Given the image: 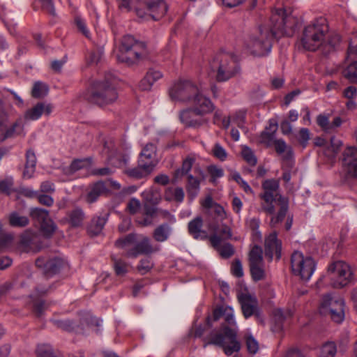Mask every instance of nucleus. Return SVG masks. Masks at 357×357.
<instances>
[{
  "label": "nucleus",
  "mask_w": 357,
  "mask_h": 357,
  "mask_svg": "<svg viewBox=\"0 0 357 357\" xmlns=\"http://www.w3.org/2000/svg\"><path fill=\"white\" fill-rule=\"evenodd\" d=\"M151 172H148L147 169L140 166L139 162H138V166L132 169H128L125 171V173L130 177L139 179L142 178L149 175Z\"/></svg>",
  "instance_id": "nucleus-38"
},
{
  "label": "nucleus",
  "mask_w": 357,
  "mask_h": 357,
  "mask_svg": "<svg viewBox=\"0 0 357 357\" xmlns=\"http://www.w3.org/2000/svg\"><path fill=\"white\" fill-rule=\"evenodd\" d=\"M30 215L34 220L40 223L41 231L45 236L49 237L56 231V226L50 218L48 211L40 208H33L30 211Z\"/></svg>",
  "instance_id": "nucleus-15"
},
{
  "label": "nucleus",
  "mask_w": 357,
  "mask_h": 357,
  "mask_svg": "<svg viewBox=\"0 0 357 357\" xmlns=\"http://www.w3.org/2000/svg\"><path fill=\"white\" fill-rule=\"evenodd\" d=\"M140 205V202L138 199L132 198L128 202L127 205V208L130 213L135 214L139 209Z\"/></svg>",
  "instance_id": "nucleus-63"
},
{
  "label": "nucleus",
  "mask_w": 357,
  "mask_h": 357,
  "mask_svg": "<svg viewBox=\"0 0 357 357\" xmlns=\"http://www.w3.org/2000/svg\"><path fill=\"white\" fill-rule=\"evenodd\" d=\"M106 221V219L103 217L93 218L88 227L89 232L93 235H98L101 232Z\"/></svg>",
  "instance_id": "nucleus-33"
},
{
  "label": "nucleus",
  "mask_w": 357,
  "mask_h": 357,
  "mask_svg": "<svg viewBox=\"0 0 357 357\" xmlns=\"http://www.w3.org/2000/svg\"><path fill=\"white\" fill-rule=\"evenodd\" d=\"M13 236L10 234H6L0 236V250L8 249L13 243Z\"/></svg>",
  "instance_id": "nucleus-54"
},
{
  "label": "nucleus",
  "mask_w": 357,
  "mask_h": 357,
  "mask_svg": "<svg viewBox=\"0 0 357 357\" xmlns=\"http://www.w3.org/2000/svg\"><path fill=\"white\" fill-rule=\"evenodd\" d=\"M328 26L325 20L319 19L307 25L303 32L301 43L303 47L309 51H315L321 47H324L326 51L334 49L340 42L337 35L328 39L326 36Z\"/></svg>",
  "instance_id": "nucleus-4"
},
{
  "label": "nucleus",
  "mask_w": 357,
  "mask_h": 357,
  "mask_svg": "<svg viewBox=\"0 0 357 357\" xmlns=\"http://www.w3.org/2000/svg\"><path fill=\"white\" fill-rule=\"evenodd\" d=\"M223 317L225 322L231 326H222V334L217 333L211 337L210 344L221 347L227 356H231L240 351L241 344L237 338L238 328L234 317V309L224 306Z\"/></svg>",
  "instance_id": "nucleus-3"
},
{
  "label": "nucleus",
  "mask_w": 357,
  "mask_h": 357,
  "mask_svg": "<svg viewBox=\"0 0 357 357\" xmlns=\"http://www.w3.org/2000/svg\"><path fill=\"white\" fill-rule=\"evenodd\" d=\"M155 152L156 149L154 144H148L140 153L139 159L140 166L147 169L148 172H152L156 165Z\"/></svg>",
  "instance_id": "nucleus-21"
},
{
  "label": "nucleus",
  "mask_w": 357,
  "mask_h": 357,
  "mask_svg": "<svg viewBox=\"0 0 357 357\" xmlns=\"http://www.w3.org/2000/svg\"><path fill=\"white\" fill-rule=\"evenodd\" d=\"M328 273L331 285L335 288H342L354 279V272L351 266L344 261L331 263L328 266Z\"/></svg>",
  "instance_id": "nucleus-9"
},
{
  "label": "nucleus",
  "mask_w": 357,
  "mask_h": 357,
  "mask_svg": "<svg viewBox=\"0 0 357 357\" xmlns=\"http://www.w3.org/2000/svg\"><path fill=\"white\" fill-rule=\"evenodd\" d=\"M118 96L114 80L105 79L93 82L91 91L86 98L91 103L104 107L114 103Z\"/></svg>",
  "instance_id": "nucleus-5"
},
{
  "label": "nucleus",
  "mask_w": 357,
  "mask_h": 357,
  "mask_svg": "<svg viewBox=\"0 0 357 357\" xmlns=\"http://www.w3.org/2000/svg\"><path fill=\"white\" fill-rule=\"evenodd\" d=\"M292 272L303 280H308L313 275L316 263L310 257H305L302 252L295 251L291 259Z\"/></svg>",
  "instance_id": "nucleus-10"
},
{
  "label": "nucleus",
  "mask_w": 357,
  "mask_h": 357,
  "mask_svg": "<svg viewBox=\"0 0 357 357\" xmlns=\"http://www.w3.org/2000/svg\"><path fill=\"white\" fill-rule=\"evenodd\" d=\"M277 129V123L270 122L269 126L261 132L259 137V142L265 144L266 146H272L275 140H277L275 139Z\"/></svg>",
  "instance_id": "nucleus-27"
},
{
  "label": "nucleus",
  "mask_w": 357,
  "mask_h": 357,
  "mask_svg": "<svg viewBox=\"0 0 357 357\" xmlns=\"http://www.w3.org/2000/svg\"><path fill=\"white\" fill-rule=\"evenodd\" d=\"M298 22L293 15H287L283 9H278L271 17V31L266 27H260L245 42V48L253 56H266L271 51L272 38L292 35Z\"/></svg>",
  "instance_id": "nucleus-1"
},
{
  "label": "nucleus",
  "mask_w": 357,
  "mask_h": 357,
  "mask_svg": "<svg viewBox=\"0 0 357 357\" xmlns=\"http://www.w3.org/2000/svg\"><path fill=\"white\" fill-rule=\"evenodd\" d=\"M200 89L191 81L180 80L169 88V94L175 102H190Z\"/></svg>",
  "instance_id": "nucleus-12"
},
{
  "label": "nucleus",
  "mask_w": 357,
  "mask_h": 357,
  "mask_svg": "<svg viewBox=\"0 0 357 357\" xmlns=\"http://www.w3.org/2000/svg\"><path fill=\"white\" fill-rule=\"evenodd\" d=\"M36 266L47 275H52L68 266L67 261L60 255H45L36 260Z\"/></svg>",
  "instance_id": "nucleus-13"
},
{
  "label": "nucleus",
  "mask_w": 357,
  "mask_h": 357,
  "mask_svg": "<svg viewBox=\"0 0 357 357\" xmlns=\"http://www.w3.org/2000/svg\"><path fill=\"white\" fill-rule=\"evenodd\" d=\"M241 303L243 314L245 318L255 315L259 321L262 322L260 314L257 310V301L248 294L242 293L238 296Z\"/></svg>",
  "instance_id": "nucleus-17"
},
{
  "label": "nucleus",
  "mask_w": 357,
  "mask_h": 357,
  "mask_svg": "<svg viewBox=\"0 0 357 357\" xmlns=\"http://www.w3.org/2000/svg\"><path fill=\"white\" fill-rule=\"evenodd\" d=\"M336 354V347L333 342L324 344L320 351V357H334Z\"/></svg>",
  "instance_id": "nucleus-45"
},
{
  "label": "nucleus",
  "mask_w": 357,
  "mask_h": 357,
  "mask_svg": "<svg viewBox=\"0 0 357 357\" xmlns=\"http://www.w3.org/2000/svg\"><path fill=\"white\" fill-rule=\"evenodd\" d=\"M190 102L193 103L192 109L197 113V116L201 117H206L207 114L213 112L215 109V106L211 100L203 95L202 89H200L198 94L194 97Z\"/></svg>",
  "instance_id": "nucleus-16"
},
{
  "label": "nucleus",
  "mask_w": 357,
  "mask_h": 357,
  "mask_svg": "<svg viewBox=\"0 0 357 357\" xmlns=\"http://www.w3.org/2000/svg\"><path fill=\"white\" fill-rule=\"evenodd\" d=\"M153 264L149 258L142 259L139 261V264L137 266L138 271L142 274L144 275L149 272L153 268Z\"/></svg>",
  "instance_id": "nucleus-49"
},
{
  "label": "nucleus",
  "mask_w": 357,
  "mask_h": 357,
  "mask_svg": "<svg viewBox=\"0 0 357 357\" xmlns=\"http://www.w3.org/2000/svg\"><path fill=\"white\" fill-rule=\"evenodd\" d=\"M317 124L325 131L331 130L328 118L324 115H319L317 119Z\"/></svg>",
  "instance_id": "nucleus-60"
},
{
  "label": "nucleus",
  "mask_w": 357,
  "mask_h": 357,
  "mask_svg": "<svg viewBox=\"0 0 357 357\" xmlns=\"http://www.w3.org/2000/svg\"><path fill=\"white\" fill-rule=\"evenodd\" d=\"M181 122L186 127L197 128L207 124L208 119L206 117L197 116L192 108L182 110L179 114Z\"/></svg>",
  "instance_id": "nucleus-20"
},
{
  "label": "nucleus",
  "mask_w": 357,
  "mask_h": 357,
  "mask_svg": "<svg viewBox=\"0 0 357 357\" xmlns=\"http://www.w3.org/2000/svg\"><path fill=\"white\" fill-rule=\"evenodd\" d=\"M202 227L203 218L201 216H197L188 222V232L195 239H205L207 237V233L202 229Z\"/></svg>",
  "instance_id": "nucleus-26"
},
{
  "label": "nucleus",
  "mask_w": 357,
  "mask_h": 357,
  "mask_svg": "<svg viewBox=\"0 0 357 357\" xmlns=\"http://www.w3.org/2000/svg\"><path fill=\"white\" fill-rule=\"evenodd\" d=\"M119 52L118 61L130 65L145 55L146 45L136 41L132 36H126L121 40Z\"/></svg>",
  "instance_id": "nucleus-7"
},
{
  "label": "nucleus",
  "mask_w": 357,
  "mask_h": 357,
  "mask_svg": "<svg viewBox=\"0 0 357 357\" xmlns=\"http://www.w3.org/2000/svg\"><path fill=\"white\" fill-rule=\"evenodd\" d=\"M292 312L289 310H283L282 309H276L273 312V317L276 321L282 322L285 319L291 317Z\"/></svg>",
  "instance_id": "nucleus-52"
},
{
  "label": "nucleus",
  "mask_w": 357,
  "mask_h": 357,
  "mask_svg": "<svg viewBox=\"0 0 357 357\" xmlns=\"http://www.w3.org/2000/svg\"><path fill=\"white\" fill-rule=\"evenodd\" d=\"M342 146V142L340 139H338L335 137H332L331 139V146L327 149L326 155L330 158L335 157Z\"/></svg>",
  "instance_id": "nucleus-40"
},
{
  "label": "nucleus",
  "mask_w": 357,
  "mask_h": 357,
  "mask_svg": "<svg viewBox=\"0 0 357 357\" xmlns=\"http://www.w3.org/2000/svg\"><path fill=\"white\" fill-rule=\"evenodd\" d=\"M84 219V214L80 208H75L68 214V222L73 227H79Z\"/></svg>",
  "instance_id": "nucleus-35"
},
{
  "label": "nucleus",
  "mask_w": 357,
  "mask_h": 357,
  "mask_svg": "<svg viewBox=\"0 0 357 357\" xmlns=\"http://www.w3.org/2000/svg\"><path fill=\"white\" fill-rule=\"evenodd\" d=\"M162 77V74L160 70L150 69L140 82L139 87L142 90L148 91L151 89L153 84L161 79Z\"/></svg>",
  "instance_id": "nucleus-28"
},
{
  "label": "nucleus",
  "mask_w": 357,
  "mask_h": 357,
  "mask_svg": "<svg viewBox=\"0 0 357 357\" xmlns=\"http://www.w3.org/2000/svg\"><path fill=\"white\" fill-rule=\"evenodd\" d=\"M26 162L25 169L23 172V177L24 178H31L36 169V158L34 153L32 151H28L26 154Z\"/></svg>",
  "instance_id": "nucleus-30"
},
{
  "label": "nucleus",
  "mask_w": 357,
  "mask_h": 357,
  "mask_svg": "<svg viewBox=\"0 0 357 357\" xmlns=\"http://www.w3.org/2000/svg\"><path fill=\"white\" fill-rule=\"evenodd\" d=\"M53 105L47 102H39L26 109L24 114L26 121H37L43 115L50 116L52 112Z\"/></svg>",
  "instance_id": "nucleus-19"
},
{
  "label": "nucleus",
  "mask_w": 357,
  "mask_h": 357,
  "mask_svg": "<svg viewBox=\"0 0 357 357\" xmlns=\"http://www.w3.org/2000/svg\"><path fill=\"white\" fill-rule=\"evenodd\" d=\"M116 248L123 249L129 257L135 258L139 255H149L160 250V247H153L150 239L142 236L140 241H136V235L130 234L115 242Z\"/></svg>",
  "instance_id": "nucleus-6"
},
{
  "label": "nucleus",
  "mask_w": 357,
  "mask_h": 357,
  "mask_svg": "<svg viewBox=\"0 0 357 357\" xmlns=\"http://www.w3.org/2000/svg\"><path fill=\"white\" fill-rule=\"evenodd\" d=\"M343 164L348 174L357 178V148L348 146L343 152Z\"/></svg>",
  "instance_id": "nucleus-22"
},
{
  "label": "nucleus",
  "mask_w": 357,
  "mask_h": 357,
  "mask_svg": "<svg viewBox=\"0 0 357 357\" xmlns=\"http://www.w3.org/2000/svg\"><path fill=\"white\" fill-rule=\"evenodd\" d=\"M320 312L327 314L337 323H341L344 319V301L337 295H326L322 300Z\"/></svg>",
  "instance_id": "nucleus-11"
},
{
  "label": "nucleus",
  "mask_w": 357,
  "mask_h": 357,
  "mask_svg": "<svg viewBox=\"0 0 357 357\" xmlns=\"http://www.w3.org/2000/svg\"><path fill=\"white\" fill-rule=\"evenodd\" d=\"M265 255L271 261L274 257L276 259L281 257L282 243L278 238V234L275 231L270 233L266 236L264 240Z\"/></svg>",
  "instance_id": "nucleus-18"
},
{
  "label": "nucleus",
  "mask_w": 357,
  "mask_h": 357,
  "mask_svg": "<svg viewBox=\"0 0 357 357\" xmlns=\"http://www.w3.org/2000/svg\"><path fill=\"white\" fill-rule=\"evenodd\" d=\"M172 232V227L169 225L161 224L154 229L153 237L157 242H165L169 238Z\"/></svg>",
  "instance_id": "nucleus-29"
},
{
  "label": "nucleus",
  "mask_w": 357,
  "mask_h": 357,
  "mask_svg": "<svg viewBox=\"0 0 357 357\" xmlns=\"http://www.w3.org/2000/svg\"><path fill=\"white\" fill-rule=\"evenodd\" d=\"M119 156L117 155L115 157H112L109 155V162L116 167H120L124 165H126L129 160V156L128 155H123L122 159H119Z\"/></svg>",
  "instance_id": "nucleus-58"
},
{
  "label": "nucleus",
  "mask_w": 357,
  "mask_h": 357,
  "mask_svg": "<svg viewBox=\"0 0 357 357\" xmlns=\"http://www.w3.org/2000/svg\"><path fill=\"white\" fill-rule=\"evenodd\" d=\"M298 139L300 144L305 147L310 139V132L307 128H301L298 133Z\"/></svg>",
  "instance_id": "nucleus-59"
},
{
  "label": "nucleus",
  "mask_w": 357,
  "mask_h": 357,
  "mask_svg": "<svg viewBox=\"0 0 357 357\" xmlns=\"http://www.w3.org/2000/svg\"><path fill=\"white\" fill-rule=\"evenodd\" d=\"M264 192L259 195L262 200L261 211L272 215L270 224L275 227L284 218L289 208V200L278 193L280 182L276 179H267L262 183Z\"/></svg>",
  "instance_id": "nucleus-2"
},
{
  "label": "nucleus",
  "mask_w": 357,
  "mask_h": 357,
  "mask_svg": "<svg viewBox=\"0 0 357 357\" xmlns=\"http://www.w3.org/2000/svg\"><path fill=\"white\" fill-rule=\"evenodd\" d=\"M231 273L234 275L240 278L243 275V267L239 259H236L231 266Z\"/></svg>",
  "instance_id": "nucleus-61"
},
{
  "label": "nucleus",
  "mask_w": 357,
  "mask_h": 357,
  "mask_svg": "<svg viewBox=\"0 0 357 357\" xmlns=\"http://www.w3.org/2000/svg\"><path fill=\"white\" fill-rule=\"evenodd\" d=\"M55 324L63 330L68 331L75 330V326L70 320L56 321Z\"/></svg>",
  "instance_id": "nucleus-64"
},
{
  "label": "nucleus",
  "mask_w": 357,
  "mask_h": 357,
  "mask_svg": "<svg viewBox=\"0 0 357 357\" xmlns=\"http://www.w3.org/2000/svg\"><path fill=\"white\" fill-rule=\"evenodd\" d=\"M213 155L221 161H225L227 158L226 150L218 143H216L213 148Z\"/></svg>",
  "instance_id": "nucleus-51"
},
{
  "label": "nucleus",
  "mask_w": 357,
  "mask_h": 357,
  "mask_svg": "<svg viewBox=\"0 0 357 357\" xmlns=\"http://www.w3.org/2000/svg\"><path fill=\"white\" fill-rule=\"evenodd\" d=\"M129 265L121 259H114V268L117 275L123 276L128 271Z\"/></svg>",
  "instance_id": "nucleus-44"
},
{
  "label": "nucleus",
  "mask_w": 357,
  "mask_h": 357,
  "mask_svg": "<svg viewBox=\"0 0 357 357\" xmlns=\"http://www.w3.org/2000/svg\"><path fill=\"white\" fill-rule=\"evenodd\" d=\"M185 197V193L182 188L169 187L167 188L165 192V198L167 201H174L181 203Z\"/></svg>",
  "instance_id": "nucleus-31"
},
{
  "label": "nucleus",
  "mask_w": 357,
  "mask_h": 357,
  "mask_svg": "<svg viewBox=\"0 0 357 357\" xmlns=\"http://www.w3.org/2000/svg\"><path fill=\"white\" fill-rule=\"evenodd\" d=\"M13 182L12 178H7L0 181V191L7 195H10L13 192Z\"/></svg>",
  "instance_id": "nucleus-56"
},
{
  "label": "nucleus",
  "mask_w": 357,
  "mask_h": 357,
  "mask_svg": "<svg viewBox=\"0 0 357 357\" xmlns=\"http://www.w3.org/2000/svg\"><path fill=\"white\" fill-rule=\"evenodd\" d=\"M167 10V6L162 0L149 1L145 8H137V16L144 20H158L162 17Z\"/></svg>",
  "instance_id": "nucleus-14"
},
{
  "label": "nucleus",
  "mask_w": 357,
  "mask_h": 357,
  "mask_svg": "<svg viewBox=\"0 0 357 357\" xmlns=\"http://www.w3.org/2000/svg\"><path fill=\"white\" fill-rule=\"evenodd\" d=\"M142 197L146 202L157 204L160 200V195L157 190L150 188L142 192Z\"/></svg>",
  "instance_id": "nucleus-39"
},
{
  "label": "nucleus",
  "mask_w": 357,
  "mask_h": 357,
  "mask_svg": "<svg viewBox=\"0 0 357 357\" xmlns=\"http://www.w3.org/2000/svg\"><path fill=\"white\" fill-rule=\"evenodd\" d=\"M9 222L12 227H22L26 226L29 220L27 217L14 212L10 215Z\"/></svg>",
  "instance_id": "nucleus-37"
},
{
  "label": "nucleus",
  "mask_w": 357,
  "mask_h": 357,
  "mask_svg": "<svg viewBox=\"0 0 357 357\" xmlns=\"http://www.w3.org/2000/svg\"><path fill=\"white\" fill-rule=\"evenodd\" d=\"M195 171L199 174V178L195 177L192 174H188L186 185L188 195L191 200H193L198 195L200 189V180L204 179V174L201 169H195Z\"/></svg>",
  "instance_id": "nucleus-25"
},
{
  "label": "nucleus",
  "mask_w": 357,
  "mask_h": 357,
  "mask_svg": "<svg viewBox=\"0 0 357 357\" xmlns=\"http://www.w3.org/2000/svg\"><path fill=\"white\" fill-rule=\"evenodd\" d=\"M208 172L211 176L213 182H214L217 178H221L224 175L222 169L215 165L209 166L208 167Z\"/></svg>",
  "instance_id": "nucleus-55"
},
{
  "label": "nucleus",
  "mask_w": 357,
  "mask_h": 357,
  "mask_svg": "<svg viewBox=\"0 0 357 357\" xmlns=\"http://www.w3.org/2000/svg\"><path fill=\"white\" fill-rule=\"evenodd\" d=\"M223 310L224 306H221L217 307L213 310V317H208L206 318V324L208 327H211L213 326V321H218L221 317H223Z\"/></svg>",
  "instance_id": "nucleus-53"
},
{
  "label": "nucleus",
  "mask_w": 357,
  "mask_h": 357,
  "mask_svg": "<svg viewBox=\"0 0 357 357\" xmlns=\"http://www.w3.org/2000/svg\"><path fill=\"white\" fill-rule=\"evenodd\" d=\"M344 74L351 82H357V61L351 63L344 70Z\"/></svg>",
  "instance_id": "nucleus-47"
},
{
  "label": "nucleus",
  "mask_w": 357,
  "mask_h": 357,
  "mask_svg": "<svg viewBox=\"0 0 357 357\" xmlns=\"http://www.w3.org/2000/svg\"><path fill=\"white\" fill-rule=\"evenodd\" d=\"M211 66L213 70L217 71V79L221 82L229 79L239 71L238 63L234 56L223 52L215 55Z\"/></svg>",
  "instance_id": "nucleus-8"
},
{
  "label": "nucleus",
  "mask_w": 357,
  "mask_h": 357,
  "mask_svg": "<svg viewBox=\"0 0 357 357\" xmlns=\"http://www.w3.org/2000/svg\"><path fill=\"white\" fill-rule=\"evenodd\" d=\"M88 162L83 160H74L69 167V171L70 172H75L79 169L84 168L87 165Z\"/></svg>",
  "instance_id": "nucleus-62"
},
{
  "label": "nucleus",
  "mask_w": 357,
  "mask_h": 357,
  "mask_svg": "<svg viewBox=\"0 0 357 357\" xmlns=\"http://www.w3.org/2000/svg\"><path fill=\"white\" fill-rule=\"evenodd\" d=\"M250 267L252 277L255 281H259L264 279L265 273L262 268V264L250 265Z\"/></svg>",
  "instance_id": "nucleus-48"
},
{
  "label": "nucleus",
  "mask_w": 357,
  "mask_h": 357,
  "mask_svg": "<svg viewBox=\"0 0 357 357\" xmlns=\"http://www.w3.org/2000/svg\"><path fill=\"white\" fill-rule=\"evenodd\" d=\"M241 155L247 163L251 166H255L257 159L253 151L247 146H243L241 150Z\"/></svg>",
  "instance_id": "nucleus-41"
},
{
  "label": "nucleus",
  "mask_w": 357,
  "mask_h": 357,
  "mask_svg": "<svg viewBox=\"0 0 357 357\" xmlns=\"http://www.w3.org/2000/svg\"><path fill=\"white\" fill-rule=\"evenodd\" d=\"M263 251L261 247L254 246L249 254L250 265L263 264Z\"/></svg>",
  "instance_id": "nucleus-36"
},
{
  "label": "nucleus",
  "mask_w": 357,
  "mask_h": 357,
  "mask_svg": "<svg viewBox=\"0 0 357 357\" xmlns=\"http://www.w3.org/2000/svg\"><path fill=\"white\" fill-rule=\"evenodd\" d=\"M105 190V185L103 182H97L93 185L87 194L86 200L89 203L94 202L98 197Z\"/></svg>",
  "instance_id": "nucleus-32"
},
{
  "label": "nucleus",
  "mask_w": 357,
  "mask_h": 357,
  "mask_svg": "<svg viewBox=\"0 0 357 357\" xmlns=\"http://www.w3.org/2000/svg\"><path fill=\"white\" fill-rule=\"evenodd\" d=\"M273 145L276 153L281 157L284 162L282 167L284 168V165L287 167H291L294 157L292 148L288 146L284 140L282 139L275 140Z\"/></svg>",
  "instance_id": "nucleus-23"
},
{
  "label": "nucleus",
  "mask_w": 357,
  "mask_h": 357,
  "mask_svg": "<svg viewBox=\"0 0 357 357\" xmlns=\"http://www.w3.org/2000/svg\"><path fill=\"white\" fill-rule=\"evenodd\" d=\"M245 343L249 353L255 354L259 350V343L252 335L245 336Z\"/></svg>",
  "instance_id": "nucleus-46"
},
{
  "label": "nucleus",
  "mask_w": 357,
  "mask_h": 357,
  "mask_svg": "<svg viewBox=\"0 0 357 357\" xmlns=\"http://www.w3.org/2000/svg\"><path fill=\"white\" fill-rule=\"evenodd\" d=\"M194 162H195V158H192L191 156L187 157L183 161V164H182L181 168L176 170V176L177 177H178L180 176H183V175H185V174L188 175V173L191 170V169L192 167V165L194 164Z\"/></svg>",
  "instance_id": "nucleus-42"
},
{
  "label": "nucleus",
  "mask_w": 357,
  "mask_h": 357,
  "mask_svg": "<svg viewBox=\"0 0 357 357\" xmlns=\"http://www.w3.org/2000/svg\"><path fill=\"white\" fill-rule=\"evenodd\" d=\"M47 92V86L42 82H37L33 84L31 93L33 97L39 98L46 96Z\"/></svg>",
  "instance_id": "nucleus-43"
},
{
  "label": "nucleus",
  "mask_w": 357,
  "mask_h": 357,
  "mask_svg": "<svg viewBox=\"0 0 357 357\" xmlns=\"http://www.w3.org/2000/svg\"><path fill=\"white\" fill-rule=\"evenodd\" d=\"M356 54H357V32L351 35L348 48V55L349 56Z\"/></svg>",
  "instance_id": "nucleus-57"
},
{
  "label": "nucleus",
  "mask_w": 357,
  "mask_h": 357,
  "mask_svg": "<svg viewBox=\"0 0 357 357\" xmlns=\"http://www.w3.org/2000/svg\"><path fill=\"white\" fill-rule=\"evenodd\" d=\"M8 137L24 136V125L22 119L17 120L12 126H8Z\"/></svg>",
  "instance_id": "nucleus-34"
},
{
  "label": "nucleus",
  "mask_w": 357,
  "mask_h": 357,
  "mask_svg": "<svg viewBox=\"0 0 357 357\" xmlns=\"http://www.w3.org/2000/svg\"><path fill=\"white\" fill-rule=\"evenodd\" d=\"M217 250L220 253V256L225 259L231 257L234 252V248L230 243H225L222 245Z\"/></svg>",
  "instance_id": "nucleus-50"
},
{
  "label": "nucleus",
  "mask_w": 357,
  "mask_h": 357,
  "mask_svg": "<svg viewBox=\"0 0 357 357\" xmlns=\"http://www.w3.org/2000/svg\"><path fill=\"white\" fill-rule=\"evenodd\" d=\"M207 213L213 218V221L208 224V229L212 231H218L219 228L218 222H222L230 215L224 207L219 204H215L214 207L211 211H208Z\"/></svg>",
  "instance_id": "nucleus-24"
}]
</instances>
